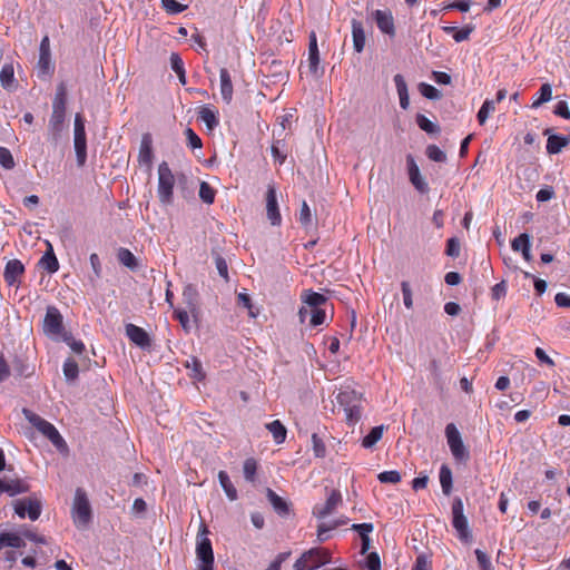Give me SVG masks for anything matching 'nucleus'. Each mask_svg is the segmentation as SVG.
<instances>
[{"mask_svg":"<svg viewBox=\"0 0 570 570\" xmlns=\"http://www.w3.org/2000/svg\"><path fill=\"white\" fill-rule=\"evenodd\" d=\"M445 253L451 257H458L460 255V243L456 238L452 237L448 239Z\"/></svg>","mask_w":570,"mask_h":570,"instance_id":"obj_62","label":"nucleus"},{"mask_svg":"<svg viewBox=\"0 0 570 570\" xmlns=\"http://www.w3.org/2000/svg\"><path fill=\"white\" fill-rule=\"evenodd\" d=\"M26 543L21 535L13 532H1L0 533V551L4 548H22Z\"/></svg>","mask_w":570,"mask_h":570,"instance_id":"obj_28","label":"nucleus"},{"mask_svg":"<svg viewBox=\"0 0 570 570\" xmlns=\"http://www.w3.org/2000/svg\"><path fill=\"white\" fill-rule=\"evenodd\" d=\"M185 136H186V139H187V145L191 149H196V148H202L203 147V142H202L200 137L191 128L188 127L185 130Z\"/></svg>","mask_w":570,"mask_h":570,"instance_id":"obj_54","label":"nucleus"},{"mask_svg":"<svg viewBox=\"0 0 570 570\" xmlns=\"http://www.w3.org/2000/svg\"><path fill=\"white\" fill-rule=\"evenodd\" d=\"M445 436L450 451L455 461L463 462L469 459V451L463 444L461 434L453 423H449L445 428Z\"/></svg>","mask_w":570,"mask_h":570,"instance_id":"obj_9","label":"nucleus"},{"mask_svg":"<svg viewBox=\"0 0 570 570\" xmlns=\"http://www.w3.org/2000/svg\"><path fill=\"white\" fill-rule=\"evenodd\" d=\"M364 568L367 570H381V559L376 552H370L365 559Z\"/></svg>","mask_w":570,"mask_h":570,"instance_id":"obj_57","label":"nucleus"},{"mask_svg":"<svg viewBox=\"0 0 570 570\" xmlns=\"http://www.w3.org/2000/svg\"><path fill=\"white\" fill-rule=\"evenodd\" d=\"M24 273V266L19 259H10L7 262L3 279L9 286H17L20 283V277Z\"/></svg>","mask_w":570,"mask_h":570,"instance_id":"obj_16","label":"nucleus"},{"mask_svg":"<svg viewBox=\"0 0 570 570\" xmlns=\"http://www.w3.org/2000/svg\"><path fill=\"white\" fill-rule=\"evenodd\" d=\"M215 196L216 190L207 181H202L199 186V198L205 204L210 205L214 203Z\"/></svg>","mask_w":570,"mask_h":570,"instance_id":"obj_43","label":"nucleus"},{"mask_svg":"<svg viewBox=\"0 0 570 570\" xmlns=\"http://www.w3.org/2000/svg\"><path fill=\"white\" fill-rule=\"evenodd\" d=\"M495 110V101L491 99H485L482 104L481 108L478 111L476 119L481 126H483L489 116Z\"/></svg>","mask_w":570,"mask_h":570,"instance_id":"obj_38","label":"nucleus"},{"mask_svg":"<svg viewBox=\"0 0 570 570\" xmlns=\"http://www.w3.org/2000/svg\"><path fill=\"white\" fill-rule=\"evenodd\" d=\"M257 468H258V464L254 458H248L244 461L243 473H244V478L246 479V481H248V482L255 481Z\"/></svg>","mask_w":570,"mask_h":570,"instance_id":"obj_41","label":"nucleus"},{"mask_svg":"<svg viewBox=\"0 0 570 570\" xmlns=\"http://www.w3.org/2000/svg\"><path fill=\"white\" fill-rule=\"evenodd\" d=\"M475 557L481 570H492V564L489 556L480 549L475 550Z\"/></svg>","mask_w":570,"mask_h":570,"instance_id":"obj_60","label":"nucleus"},{"mask_svg":"<svg viewBox=\"0 0 570 570\" xmlns=\"http://www.w3.org/2000/svg\"><path fill=\"white\" fill-rule=\"evenodd\" d=\"M185 366L191 371V376L198 381H202L205 379V374L203 372V365L202 362L193 356L190 360L186 361Z\"/></svg>","mask_w":570,"mask_h":570,"instance_id":"obj_42","label":"nucleus"},{"mask_svg":"<svg viewBox=\"0 0 570 570\" xmlns=\"http://www.w3.org/2000/svg\"><path fill=\"white\" fill-rule=\"evenodd\" d=\"M374 527L372 523H354L352 530L358 533L360 538L368 537L373 531Z\"/></svg>","mask_w":570,"mask_h":570,"instance_id":"obj_63","label":"nucleus"},{"mask_svg":"<svg viewBox=\"0 0 570 570\" xmlns=\"http://www.w3.org/2000/svg\"><path fill=\"white\" fill-rule=\"evenodd\" d=\"M13 509L19 518L24 519L28 517L31 521H36L41 514L42 503L37 495H30L13 501Z\"/></svg>","mask_w":570,"mask_h":570,"instance_id":"obj_8","label":"nucleus"},{"mask_svg":"<svg viewBox=\"0 0 570 570\" xmlns=\"http://www.w3.org/2000/svg\"><path fill=\"white\" fill-rule=\"evenodd\" d=\"M66 118V107H52V114L49 119V130L53 139H57L63 129Z\"/></svg>","mask_w":570,"mask_h":570,"instance_id":"obj_20","label":"nucleus"},{"mask_svg":"<svg viewBox=\"0 0 570 570\" xmlns=\"http://www.w3.org/2000/svg\"><path fill=\"white\" fill-rule=\"evenodd\" d=\"M67 88L63 82L59 83L52 101V107H66Z\"/></svg>","mask_w":570,"mask_h":570,"instance_id":"obj_47","label":"nucleus"},{"mask_svg":"<svg viewBox=\"0 0 570 570\" xmlns=\"http://www.w3.org/2000/svg\"><path fill=\"white\" fill-rule=\"evenodd\" d=\"M126 335L127 337L140 348H149L151 345V340L148 333L142 328L135 324L126 325Z\"/></svg>","mask_w":570,"mask_h":570,"instance_id":"obj_18","label":"nucleus"},{"mask_svg":"<svg viewBox=\"0 0 570 570\" xmlns=\"http://www.w3.org/2000/svg\"><path fill=\"white\" fill-rule=\"evenodd\" d=\"M73 145L77 163L79 166H83L87 159V140L85 121L79 114L75 117Z\"/></svg>","mask_w":570,"mask_h":570,"instance_id":"obj_10","label":"nucleus"},{"mask_svg":"<svg viewBox=\"0 0 570 570\" xmlns=\"http://www.w3.org/2000/svg\"><path fill=\"white\" fill-rule=\"evenodd\" d=\"M266 429L272 433L276 444H282L285 441L287 430L279 420L266 424Z\"/></svg>","mask_w":570,"mask_h":570,"instance_id":"obj_32","label":"nucleus"},{"mask_svg":"<svg viewBox=\"0 0 570 570\" xmlns=\"http://www.w3.org/2000/svg\"><path fill=\"white\" fill-rule=\"evenodd\" d=\"M173 317L179 322L185 332H189L191 328L188 312L181 308H175Z\"/></svg>","mask_w":570,"mask_h":570,"instance_id":"obj_46","label":"nucleus"},{"mask_svg":"<svg viewBox=\"0 0 570 570\" xmlns=\"http://www.w3.org/2000/svg\"><path fill=\"white\" fill-rule=\"evenodd\" d=\"M0 165L6 169H12L16 165L11 151L6 147H0Z\"/></svg>","mask_w":570,"mask_h":570,"instance_id":"obj_51","label":"nucleus"},{"mask_svg":"<svg viewBox=\"0 0 570 570\" xmlns=\"http://www.w3.org/2000/svg\"><path fill=\"white\" fill-rule=\"evenodd\" d=\"M281 142V140L274 141L271 147L272 156L279 165L285 163L287 156L283 150Z\"/></svg>","mask_w":570,"mask_h":570,"instance_id":"obj_56","label":"nucleus"},{"mask_svg":"<svg viewBox=\"0 0 570 570\" xmlns=\"http://www.w3.org/2000/svg\"><path fill=\"white\" fill-rule=\"evenodd\" d=\"M406 166L411 184L419 193L426 194L429 191V185L421 175L419 166L411 154L406 156Z\"/></svg>","mask_w":570,"mask_h":570,"instance_id":"obj_13","label":"nucleus"},{"mask_svg":"<svg viewBox=\"0 0 570 570\" xmlns=\"http://www.w3.org/2000/svg\"><path fill=\"white\" fill-rule=\"evenodd\" d=\"M161 4L168 14H178L188 8L187 4H181L176 0H161Z\"/></svg>","mask_w":570,"mask_h":570,"instance_id":"obj_45","label":"nucleus"},{"mask_svg":"<svg viewBox=\"0 0 570 570\" xmlns=\"http://www.w3.org/2000/svg\"><path fill=\"white\" fill-rule=\"evenodd\" d=\"M415 120L421 130H423L428 134H439L440 132V126L436 125L435 122L431 121L424 115L417 114Z\"/></svg>","mask_w":570,"mask_h":570,"instance_id":"obj_39","label":"nucleus"},{"mask_svg":"<svg viewBox=\"0 0 570 570\" xmlns=\"http://www.w3.org/2000/svg\"><path fill=\"white\" fill-rule=\"evenodd\" d=\"M71 517L77 528H86L91 521V505L86 491L81 488H78L75 492Z\"/></svg>","mask_w":570,"mask_h":570,"instance_id":"obj_4","label":"nucleus"},{"mask_svg":"<svg viewBox=\"0 0 570 570\" xmlns=\"http://www.w3.org/2000/svg\"><path fill=\"white\" fill-rule=\"evenodd\" d=\"M117 258L120 264L132 271L138 267L137 258L128 248L120 247L117 252Z\"/></svg>","mask_w":570,"mask_h":570,"instance_id":"obj_36","label":"nucleus"},{"mask_svg":"<svg viewBox=\"0 0 570 570\" xmlns=\"http://www.w3.org/2000/svg\"><path fill=\"white\" fill-rule=\"evenodd\" d=\"M473 30H474L473 24H466L463 28H458L453 39L456 42L465 41L470 38V35L473 32Z\"/></svg>","mask_w":570,"mask_h":570,"instance_id":"obj_58","label":"nucleus"},{"mask_svg":"<svg viewBox=\"0 0 570 570\" xmlns=\"http://www.w3.org/2000/svg\"><path fill=\"white\" fill-rule=\"evenodd\" d=\"M439 476H440V483H441L443 493L445 495H449L452 491V484H453L451 469L448 465L443 464L440 469Z\"/></svg>","mask_w":570,"mask_h":570,"instance_id":"obj_37","label":"nucleus"},{"mask_svg":"<svg viewBox=\"0 0 570 570\" xmlns=\"http://www.w3.org/2000/svg\"><path fill=\"white\" fill-rule=\"evenodd\" d=\"M291 556V551L281 552L271 562L265 570H281L282 563L285 562Z\"/></svg>","mask_w":570,"mask_h":570,"instance_id":"obj_61","label":"nucleus"},{"mask_svg":"<svg viewBox=\"0 0 570 570\" xmlns=\"http://www.w3.org/2000/svg\"><path fill=\"white\" fill-rule=\"evenodd\" d=\"M352 38H353V47L356 52H362L365 47V31L363 27V22L356 19H353L352 22Z\"/></svg>","mask_w":570,"mask_h":570,"instance_id":"obj_22","label":"nucleus"},{"mask_svg":"<svg viewBox=\"0 0 570 570\" xmlns=\"http://www.w3.org/2000/svg\"><path fill=\"white\" fill-rule=\"evenodd\" d=\"M419 89H420L421 95L428 99L436 100V99L441 98V92L432 85L421 82L419 85Z\"/></svg>","mask_w":570,"mask_h":570,"instance_id":"obj_49","label":"nucleus"},{"mask_svg":"<svg viewBox=\"0 0 570 570\" xmlns=\"http://www.w3.org/2000/svg\"><path fill=\"white\" fill-rule=\"evenodd\" d=\"M401 289L403 294V303L406 308L411 309L413 307V297H412V289L410 287L409 282H402L401 283Z\"/></svg>","mask_w":570,"mask_h":570,"instance_id":"obj_59","label":"nucleus"},{"mask_svg":"<svg viewBox=\"0 0 570 570\" xmlns=\"http://www.w3.org/2000/svg\"><path fill=\"white\" fill-rule=\"evenodd\" d=\"M266 497L277 514L282 517L288 515L289 507L288 503L283 498H281L272 489H267Z\"/></svg>","mask_w":570,"mask_h":570,"instance_id":"obj_24","label":"nucleus"},{"mask_svg":"<svg viewBox=\"0 0 570 570\" xmlns=\"http://www.w3.org/2000/svg\"><path fill=\"white\" fill-rule=\"evenodd\" d=\"M153 139L149 134H145L140 141L138 161L141 166H145L146 168L150 169L153 165Z\"/></svg>","mask_w":570,"mask_h":570,"instance_id":"obj_19","label":"nucleus"},{"mask_svg":"<svg viewBox=\"0 0 570 570\" xmlns=\"http://www.w3.org/2000/svg\"><path fill=\"white\" fill-rule=\"evenodd\" d=\"M394 83L397 90V95L400 98V106L402 109H407L410 106V98L406 82L402 75L397 73L394 76Z\"/></svg>","mask_w":570,"mask_h":570,"instance_id":"obj_29","label":"nucleus"},{"mask_svg":"<svg viewBox=\"0 0 570 570\" xmlns=\"http://www.w3.org/2000/svg\"><path fill=\"white\" fill-rule=\"evenodd\" d=\"M343 499L338 490L334 489L331 491L326 501L323 504H316L313 508V515L317 519H325L326 517L334 513V511L342 504Z\"/></svg>","mask_w":570,"mask_h":570,"instance_id":"obj_12","label":"nucleus"},{"mask_svg":"<svg viewBox=\"0 0 570 570\" xmlns=\"http://www.w3.org/2000/svg\"><path fill=\"white\" fill-rule=\"evenodd\" d=\"M507 294V285L504 282L495 284L491 289V296L493 299L499 301Z\"/></svg>","mask_w":570,"mask_h":570,"instance_id":"obj_64","label":"nucleus"},{"mask_svg":"<svg viewBox=\"0 0 570 570\" xmlns=\"http://www.w3.org/2000/svg\"><path fill=\"white\" fill-rule=\"evenodd\" d=\"M266 214L272 225H281L282 216L278 209L276 189L273 185H269L266 191Z\"/></svg>","mask_w":570,"mask_h":570,"instance_id":"obj_14","label":"nucleus"},{"mask_svg":"<svg viewBox=\"0 0 570 570\" xmlns=\"http://www.w3.org/2000/svg\"><path fill=\"white\" fill-rule=\"evenodd\" d=\"M452 525L458 533V538L463 542H469L472 538L469 522L464 515V505L461 498H454L452 502Z\"/></svg>","mask_w":570,"mask_h":570,"instance_id":"obj_6","label":"nucleus"},{"mask_svg":"<svg viewBox=\"0 0 570 570\" xmlns=\"http://www.w3.org/2000/svg\"><path fill=\"white\" fill-rule=\"evenodd\" d=\"M175 177L166 161L158 166L157 194L163 205H170L174 198Z\"/></svg>","mask_w":570,"mask_h":570,"instance_id":"obj_5","label":"nucleus"},{"mask_svg":"<svg viewBox=\"0 0 570 570\" xmlns=\"http://www.w3.org/2000/svg\"><path fill=\"white\" fill-rule=\"evenodd\" d=\"M298 222L304 227L309 226L312 223V212L308 204L305 200H303L302 203V207L298 215Z\"/></svg>","mask_w":570,"mask_h":570,"instance_id":"obj_53","label":"nucleus"},{"mask_svg":"<svg viewBox=\"0 0 570 570\" xmlns=\"http://www.w3.org/2000/svg\"><path fill=\"white\" fill-rule=\"evenodd\" d=\"M0 82L1 86L11 91L14 85V70L13 66L10 63H6L0 71Z\"/></svg>","mask_w":570,"mask_h":570,"instance_id":"obj_33","label":"nucleus"},{"mask_svg":"<svg viewBox=\"0 0 570 570\" xmlns=\"http://www.w3.org/2000/svg\"><path fill=\"white\" fill-rule=\"evenodd\" d=\"M426 156L436 163H444L446 160L445 153L441 150L436 145H429L426 147Z\"/></svg>","mask_w":570,"mask_h":570,"instance_id":"obj_48","label":"nucleus"},{"mask_svg":"<svg viewBox=\"0 0 570 570\" xmlns=\"http://www.w3.org/2000/svg\"><path fill=\"white\" fill-rule=\"evenodd\" d=\"M48 244V249L43 254V256L39 261V265L46 269L48 273L53 274L59 269V262L53 253V248L50 243Z\"/></svg>","mask_w":570,"mask_h":570,"instance_id":"obj_25","label":"nucleus"},{"mask_svg":"<svg viewBox=\"0 0 570 570\" xmlns=\"http://www.w3.org/2000/svg\"><path fill=\"white\" fill-rule=\"evenodd\" d=\"M42 328L48 336L58 337L66 334L62 315L56 306L47 307Z\"/></svg>","mask_w":570,"mask_h":570,"instance_id":"obj_11","label":"nucleus"},{"mask_svg":"<svg viewBox=\"0 0 570 570\" xmlns=\"http://www.w3.org/2000/svg\"><path fill=\"white\" fill-rule=\"evenodd\" d=\"M219 77L222 98L226 104H229L233 99L234 94L230 73L226 68H222L219 71Z\"/></svg>","mask_w":570,"mask_h":570,"instance_id":"obj_23","label":"nucleus"},{"mask_svg":"<svg viewBox=\"0 0 570 570\" xmlns=\"http://www.w3.org/2000/svg\"><path fill=\"white\" fill-rule=\"evenodd\" d=\"M326 320V313L323 308L311 309L309 325L313 327L322 325Z\"/></svg>","mask_w":570,"mask_h":570,"instance_id":"obj_55","label":"nucleus"},{"mask_svg":"<svg viewBox=\"0 0 570 570\" xmlns=\"http://www.w3.org/2000/svg\"><path fill=\"white\" fill-rule=\"evenodd\" d=\"M320 66V52L317 47V38L314 31L309 35L308 45V68L313 75H317Z\"/></svg>","mask_w":570,"mask_h":570,"instance_id":"obj_21","label":"nucleus"},{"mask_svg":"<svg viewBox=\"0 0 570 570\" xmlns=\"http://www.w3.org/2000/svg\"><path fill=\"white\" fill-rule=\"evenodd\" d=\"M302 301L311 309H314V308H322V306L324 304H326L327 297L324 296L323 294H320V293H316V292H313V291H307L302 296Z\"/></svg>","mask_w":570,"mask_h":570,"instance_id":"obj_30","label":"nucleus"},{"mask_svg":"<svg viewBox=\"0 0 570 570\" xmlns=\"http://www.w3.org/2000/svg\"><path fill=\"white\" fill-rule=\"evenodd\" d=\"M377 479L381 483H392L396 484L401 481V474L399 471L391 470V471H383L377 475Z\"/></svg>","mask_w":570,"mask_h":570,"instance_id":"obj_50","label":"nucleus"},{"mask_svg":"<svg viewBox=\"0 0 570 570\" xmlns=\"http://www.w3.org/2000/svg\"><path fill=\"white\" fill-rule=\"evenodd\" d=\"M384 425L374 426L362 440V446L370 449L374 446L383 436Z\"/></svg>","mask_w":570,"mask_h":570,"instance_id":"obj_35","label":"nucleus"},{"mask_svg":"<svg viewBox=\"0 0 570 570\" xmlns=\"http://www.w3.org/2000/svg\"><path fill=\"white\" fill-rule=\"evenodd\" d=\"M313 452L316 458H324L326 455V446L323 440L316 434H312Z\"/></svg>","mask_w":570,"mask_h":570,"instance_id":"obj_52","label":"nucleus"},{"mask_svg":"<svg viewBox=\"0 0 570 570\" xmlns=\"http://www.w3.org/2000/svg\"><path fill=\"white\" fill-rule=\"evenodd\" d=\"M569 144L570 137L568 136L550 135L547 140V151L550 155L559 154Z\"/></svg>","mask_w":570,"mask_h":570,"instance_id":"obj_27","label":"nucleus"},{"mask_svg":"<svg viewBox=\"0 0 570 570\" xmlns=\"http://www.w3.org/2000/svg\"><path fill=\"white\" fill-rule=\"evenodd\" d=\"M63 375L68 381H75L78 377L79 368L75 360L68 358L63 363Z\"/></svg>","mask_w":570,"mask_h":570,"instance_id":"obj_44","label":"nucleus"},{"mask_svg":"<svg viewBox=\"0 0 570 570\" xmlns=\"http://www.w3.org/2000/svg\"><path fill=\"white\" fill-rule=\"evenodd\" d=\"M373 18L381 32L389 35L390 37L395 36L394 18L391 10L377 9L373 12Z\"/></svg>","mask_w":570,"mask_h":570,"instance_id":"obj_15","label":"nucleus"},{"mask_svg":"<svg viewBox=\"0 0 570 570\" xmlns=\"http://www.w3.org/2000/svg\"><path fill=\"white\" fill-rule=\"evenodd\" d=\"M332 562V553L328 549L317 547L302 553L295 561V570H316Z\"/></svg>","mask_w":570,"mask_h":570,"instance_id":"obj_3","label":"nucleus"},{"mask_svg":"<svg viewBox=\"0 0 570 570\" xmlns=\"http://www.w3.org/2000/svg\"><path fill=\"white\" fill-rule=\"evenodd\" d=\"M50 63V40L48 36H45L40 42L39 48V66L43 70L49 68Z\"/></svg>","mask_w":570,"mask_h":570,"instance_id":"obj_34","label":"nucleus"},{"mask_svg":"<svg viewBox=\"0 0 570 570\" xmlns=\"http://www.w3.org/2000/svg\"><path fill=\"white\" fill-rule=\"evenodd\" d=\"M198 119L206 125V128L209 131L214 130L219 124L217 111L208 106L200 107L198 111Z\"/></svg>","mask_w":570,"mask_h":570,"instance_id":"obj_26","label":"nucleus"},{"mask_svg":"<svg viewBox=\"0 0 570 570\" xmlns=\"http://www.w3.org/2000/svg\"><path fill=\"white\" fill-rule=\"evenodd\" d=\"M218 481H219L226 497L230 501L237 500V498H238L237 490L234 487L233 482L230 481L229 475L227 474L226 471L222 470L218 472Z\"/></svg>","mask_w":570,"mask_h":570,"instance_id":"obj_31","label":"nucleus"},{"mask_svg":"<svg viewBox=\"0 0 570 570\" xmlns=\"http://www.w3.org/2000/svg\"><path fill=\"white\" fill-rule=\"evenodd\" d=\"M23 414L32 426L46 436L59 451H66L68 449L66 441L52 423L27 409L23 410Z\"/></svg>","mask_w":570,"mask_h":570,"instance_id":"obj_2","label":"nucleus"},{"mask_svg":"<svg viewBox=\"0 0 570 570\" xmlns=\"http://www.w3.org/2000/svg\"><path fill=\"white\" fill-rule=\"evenodd\" d=\"M336 402L343 409L348 425H355L361 420L362 393L350 386L342 387L336 395Z\"/></svg>","mask_w":570,"mask_h":570,"instance_id":"obj_1","label":"nucleus"},{"mask_svg":"<svg viewBox=\"0 0 570 570\" xmlns=\"http://www.w3.org/2000/svg\"><path fill=\"white\" fill-rule=\"evenodd\" d=\"M207 533L208 530L204 528L203 531L197 535L196 556L200 561L197 570H214V552Z\"/></svg>","mask_w":570,"mask_h":570,"instance_id":"obj_7","label":"nucleus"},{"mask_svg":"<svg viewBox=\"0 0 570 570\" xmlns=\"http://www.w3.org/2000/svg\"><path fill=\"white\" fill-rule=\"evenodd\" d=\"M0 485L3 493L9 497L27 493L30 490V484L26 479H0Z\"/></svg>","mask_w":570,"mask_h":570,"instance_id":"obj_17","label":"nucleus"},{"mask_svg":"<svg viewBox=\"0 0 570 570\" xmlns=\"http://www.w3.org/2000/svg\"><path fill=\"white\" fill-rule=\"evenodd\" d=\"M539 96L532 101L531 108L537 109L552 98V88L549 83H543L539 89Z\"/></svg>","mask_w":570,"mask_h":570,"instance_id":"obj_40","label":"nucleus"}]
</instances>
